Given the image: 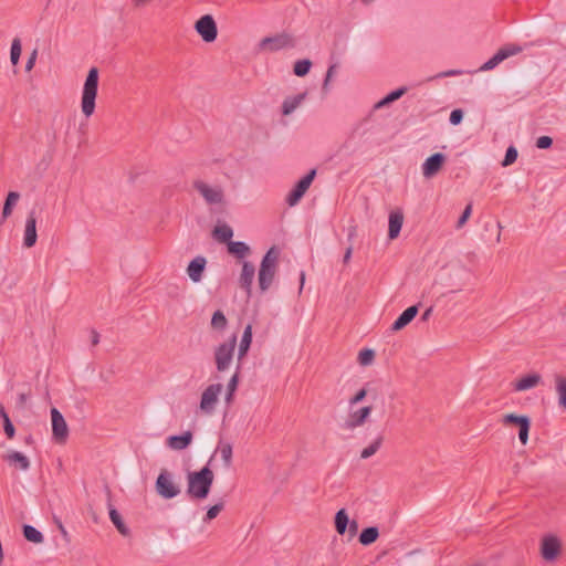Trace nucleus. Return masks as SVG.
<instances>
[{"label": "nucleus", "mask_w": 566, "mask_h": 566, "mask_svg": "<svg viewBox=\"0 0 566 566\" xmlns=\"http://www.w3.org/2000/svg\"><path fill=\"white\" fill-rule=\"evenodd\" d=\"M228 325V319L222 311L218 310L212 314L211 327L217 331H223Z\"/></svg>", "instance_id": "e433bc0d"}, {"label": "nucleus", "mask_w": 566, "mask_h": 566, "mask_svg": "<svg viewBox=\"0 0 566 566\" xmlns=\"http://www.w3.org/2000/svg\"><path fill=\"white\" fill-rule=\"evenodd\" d=\"M542 381V376L537 373H532L523 376L517 381L513 384V389L515 391H525L531 388L538 386Z\"/></svg>", "instance_id": "412c9836"}, {"label": "nucleus", "mask_w": 566, "mask_h": 566, "mask_svg": "<svg viewBox=\"0 0 566 566\" xmlns=\"http://www.w3.org/2000/svg\"><path fill=\"white\" fill-rule=\"evenodd\" d=\"M20 199V193L17 191H10L6 198L3 209H2V219L6 220L12 213L13 207L17 205Z\"/></svg>", "instance_id": "2f4dec72"}, {"label": "nucleus", "mask_w": 566, "mask_h": 566, "mask_svg": "<svg viewBox=\"0 0 566 566\" xmlns=\"http://www.w3.org/2000/svg\"><path fill=\"white\" fill-rule=\"evenodd\" d=\"M224 503L223 501H220L219 503L210 506L207 511V514L203 518L205 522H210L211 520L216 518L218 514L223 510Z\"/></svg>", "instance_id": "79ce46f5"}, {"label": "nucleus", "mask_w": 566, "mask_h": 566, "mask_svg": "<svg viewBox=\"0 0 566 566\" xmlns=\"http://www.w3.org/2000/svg\"><path fill=\"white\" fill-rule=\"evenodd\" d=\"M375 358V352L370 348H364L358 354V363L361 366H368Z\"/></svg>", "instance_id": "ea45409f"}, {"label": "nucleus", "mask_w": 566, "mask_h": 566, "mask_svg": "<svg viewBox=\"0 0 566 566\" xmlns=\"http://www.w3.org/2000/svg\"><path fill=\"white\" fill-rule=\"evenodd\" d=\"M196 32L207 42H213L218 36L217 23L211 14H205L195 23Z\"/></svg>", "instance_id": "0eeeda50"}, {"label": "nucleus", "mask_w": 566, "mask_h": 566, "mask_svg": "<svg viewBox=\"0 0 566 566\" xmlns=\"http://www.w3.org/2000/svg\"><path fill=\"white\" fill-rule=\"evenodd\" d=\"M222 389V384H211L203 390L200 399V410L203 413L211 415L214 411Z\"/></svg>", "instance_id": "9d476101"}, {"label": "nucleus", "mask_w": 566, "mask_h": 566, "mask_svg": "<svg viewBox=\"0 0 566 566\" xmlns=\"http://www.w3.org/2000/svg\"><path fill=\"white\" fill-rule=\"evenodd\" d=\"M52 439L60 444L66 442L69 438V427L63 415L53 407L51 409Z\"/></svg>", "instance_id": "6e6552de"}, {"label": "nucleus", "mask_w": 566, "mask_h": 566, "mask_svg": "<svg viewBox=\"0 0 566 566\" xmlns=\"http://www.w3.org/2000/svg\"><path fill=\"white\" fill-rule=\"evenodd\" d=\"M560 552V542L556 536H545L541 545V554L545 560H554Z\"/></svg>", "instance_id": "dca6fc26"}, {"label": "nucleus", "mask_w": 566, "mask_h": 566, "mask_svg": "<svg viewBox=\"0 0 566 566\" xmlns=\"http://www.w3.org/2000/svg\"><path fill=\"white\" fill-rule=\"evenodd\" d=\"M211 460L212 458L208 463H210ZM187 480V494L189 497L193 500H205L210 493L214 474L209 468V464H207L199 471L188 472Z\"/></svg>", "instance_id": "f257e3e1"}, {"label": "nucleus", "mask_w": 566, "mask_h": 566, "mask_svg": "<svg viewBox=\"0 0 566 566\" xmlns=\"http://www.w3.org/2000/svg\"><path fill=\"white\" fill-rule=\"evenodd\" d=\"M403 223V213L400 210H395L389 213V229L388 238L394 240L398 238Z\"/></svg>", "instance_id": "5701e85b"}, {"label": "nucleus", "mask_w": 566, "mask_h": 566, "mask_svg": "<svg viewBox=\"0 0 566 566\" xmlns=\"http://www.w3.org/2000/svg\"><path fill=\"white\" fill-rule=\"evenodd\" d=\"M36 56H38V51L33 50L25 63V71L29 72L33 69L35 61H36Z\"/></svg>", "instance_id": "864d4df0"}, {"label": "nucleus", "mask_w": 566, "mask_h": 566, "mask_svg": "<svg viewBox=\"0 0 566 566\" xmlns=\"http://www.w3.org/2000/svg\"><path fill=\"white\" fill-rule=\"evenodd\" d=\"M531 429V422L518 428V439L522 444H526L528 441V432Z\"/></svg>", "instance_id": "de8ad7c7"}, {"label": "nucleus", "mask_w": 566, "mask_h": 566, "mask_svg": "<svg viewBox=\"0 0 566 566\" xmlns=\"http://www.w3.org/2000/svg\"><path fill=\"white\" fill-rule=\"evenodd\" d=\"M156 492L164 499L170 500L180 493L179 486L172 481L167 470H161L155 483Z\"/></svg>", "instance_id": "39448f33"}, {"label": "nucleus", "mask_w": 566, "mask_h": 566, "mask_svg": "<svg viewBox=\"0 0 566 566\" xmlns=\"http://www.w3.org/2000/svg\"><path fill=\"white\" fill-rule=\"evenodd\" d=\"M38 240L36 234V216L35 211L32 210L29 212L25 221L24 237H23V245L25 248H32L35 245Z\"/></svg>", "instance_id": "f3484780"}, {"label": "nucleus", "mask_w": 566, "mask_h": 566, "mask_svg": "<svg viewBox=\"0 0 566 566\" xmlns=\"http://www.w3.org/2000/svg\"><path fill=\"white\" fill-rule=\"evenodd\" d=\"M30 392H21L18 396V406L23 408L29 399Z\"/></svg>", "instance_id": "6e6d98bb"}, {"label": "nucleus", "mask_w": 566, "mask_h": 566, "mask_svg": "<svg viewBox=\"0 0 566 566\" xmlns=\"http://www.w3.org/2000/svg\"><path fill=\"white\" fill-rule=\"evenodd\" d=\"M238 384H239V373L235 371L232 377L230 378L229 382H228V386H227V396H226V400L229 402L231 401L232 397H233V394L234 391L237 390L238 388Z\"/></svg>", "instance_id": "a19ab883"}, {"label": "nucleus", "mask_w": 566, "mask_h": 566, "mask_svg": "<svg viewBox=\"0 0 566 566\" xmlns=\"http://www.w3.org/2000/svg\"><path fill=\"white\" fill-rule=\"evenodd\" d=\"M382 440H384L382 436H378L367 448H365L361 451L360 458L368 459L371 455H374L381 447Z\"/></svg>", "instance_id": "4c0bfd02"}, {"label": "nucleus", "mask_w": 566, "mask_h": 566, "mask_svg": "<svg viewBox=\"0 0 566 566\" xmlns=\"http://www.w3.org/2000/svg\"><path fill=\"white\" fill-rule=\"evenodd\" d=\"M252 343V325L248 324L243 331L241 342L239 344L238 360L241 361L248 354Z\"/></svg>", "instance_id": "b1692460"}, {"label": "nucleus", "mask_w": 566, "mask_h": 566, "mask_svg": "<svg viewBox=\"0 0 566 566\" xmlns=\"http://www.w3.org/2000/svg\"><path fill=\"white\" fill-rule=\"evenodd\" d=\"M459 73H460L459 71L451 70V71L443 72L441 74V76H453V75H458Z\"/></svg>", "instance_id": "0e129e2a"}, {"label": "nucleus", "mask_w": 566, "mask_h": 566, "mask_svg": "<svg viewBox=\"0 0 566 566\" xmlns=\"http://www.w3.org/2000/svg\"><path fill=\"white\" fill-rule=\"evenodd\" d=\"M21 41L19 38L13 39L11 43V50H10V60L13 65H17L19 63V59L21 55Z\"/></svg>", "instance_id": "58836bf2"}, {"label": "nucleus", "mask_w": 566, "mask_h": 566, "mask_svg": "<svg viewBox=\"0 0 566 566\" xmlns=\"http://www.w3.org/2000/svg\"><path fill=\"white\" fill-rule=\"evenodd\" d=\"M406 92H407L406 86L398 87L397 90H395L386 95V102H389V104H391L395 101L399 99L402 95H405Z\"/></svg>", "instance_id": "c03bdc74"}, {"label": "nucleus", "mask_w": 566, "mask_h": 566, "mask_svg": "<svg viewBox=\"0 0 566 566\" xmlns=\"http://www.w3.org/2000/svg\"><path fill=\"white\" fill-rule=\"evenodd\" d=\"M108 510H109V518L117 528V531L124 535L127 536L129 534L128 527L125 525L120 514L117 512V510L108 503Z\"/></svg>", "instance_id": "bb28decb"}, {"label": "nucleus", "mask_w": 566, "mask_h": 566, "mask_svg": "<svg viewBox=\"0 0 566 566\" xmlns=\"http://www.w3.org/2000/svg\"><path fill=\"white\" fill-rule=\"evenodd\" d=\"M227 247L228 252L238 259H243L250 252L249 245L242 241H229Z\"/></svg>", "instance_id": "c85d7f7f"}, {"label": "nucleus", "mask_w": 566, "mask_h": 566, "mask_svg": "<svg viewBox=\"0 0 566 566\" xmlns=\"http://www.w3.org/2000/svg\"><path fill=\"white\" fill-rule=\"evenodd\" d=\"M367 396V389L366 388H361L359 389L350 399H349V405L350 406H354V405H357L359 402H361Z\"/></svg>", "instance_id": "8fccbe9b"}, {"label": "nucleus", "mask_w": 566, "mask_h": 566, "mask_svg": "<svg viewBox=\"0 0 566 566\" xmlns=\"http://www.w3.org/2000/svg\"><path fill=\"white\" fill-rule=\"evenodd\" d=\"M364 3H370L373 0H361Z\"/></svg>", "instance_id": "774afa93"}, {"label": "nucleus", "mask_w": 566, "mask_h": 566, "mask_svg": "<svg viewBox=\"0 0 566 566\" xmlns=\"http://www.w3.org/2000/svg\"><path fill=\"white\" fill-rule=\"evenodd\" d=\"M336 69H337V65L336 64H333L328 67L327 72H326V76H325V80H324V83H323V90L326 91L327 90V86L329 84V81L331 78L333 77V75L336 73Z\"/></svg>", "instance_id": "603ef678"}, {"label": "nucleus", "mask_w": 566, "mask_h": 566, "mask_svg": "<svg viewBox=\"0 0 566 566\" xmlns=\"http://www.w3.org/2000/svg\"><path fill=\"white\" fill-rule=\"evenodd\" d=\"M432 312H433V308L432 306L428 307L421 315V321L426 322L430 318V316L432 315Z\"/></svg>", "instance_id": "052dcab7"}, {"label": "nucleus", "mask_w": 566, "mask_h": 566, "mask_svg": "<svg viewBox=\"0 0 566 566\" xmlns=\"http://www.w3.org/2000/svg\"><path fill=\"white\" fill-rule=\"evenodd\" d=\"M193 188L203 197L207 203L218 205L223 201L224 195L221 187H211L205 181L196 180Z\"/></svg>", "instance_id": "f8f14e48"}, {"label": "nucleus", "mask_w": 566, "mask_h": 566, "mask_svg": "<svg viewBox=\"0 0 566 566\" xmlns=\"http://www.w3.org/2000/svg\"><path fill=\"white\" fill-rule=\"evenodd\" d=\"M502 422L504 424H515L521 428L522 426L531 422V419L525 415L507 413L503 417Z\"/></svg>", "instance_id": "f704fd0d"}, {"label": "nucleus", "mask_w": 566, "mask_h": 566, "mask_svg": "<svg viewBox=\"0 0 566 566\" xmlns=\"http://www.w3.org/2000/svg\"><path fill=\"white\" fill-rule=\"evenodd\" d=\"M305 93H300L295 96L285 98L282 104V114L290 115L291 113H293L305 98Z\"/></svg>", "instance_id": "cd10ccee"}, {"label": "nucleus", "mask_w": 566, "mask_h": 566, "mask_svg": "<svg viewBox=\"0 0 566 566\" xmlns=\"http://www.w3.org/2000/svg\"><path fill=\"white\" fill-rule=\"evenodd\" d=\"M357 230L355 226L348 228V241L349 244H353V240L356 237Z\"/></svg>", "instance_id": "bf43d9fd"}, {"label": "nucleus", "mask_w": 566, "mask_h": 566, "mask_svg": "<svg viewBox=\"0 0 566 566\" xmlns=\"http://www.w3.org/2000/svg\"><path fill=\"white\" fill-rule=\"evenodd\" d=\"M212 235L217 241L228 244V242L231 241V238L233 237V230L226 223L217 224L212 231Z\"/></svg>", "instance_id": "393cba45"}, {"label": "nucleus", "mask_w": 566, "mask_h": 566, "mask_svg": "<svg viewBox=\"0 0 566 566\" xmlns=\"http://www.w3.org/2000/svg\"><path fill=\"white\" fill-rule=\"evenodd\" d=\"M98 90V70L97 67H91L83 86L81 108L82 113L90 117L95 111V99Z\"/></svg>", "instance_id": "7ed1b4c3"}, {"label": "nucleus", "mask_w": 566, "mask_h": 566, "mask_svg": "<svg viewBox=\"0 0 566 566\" xmlns=\"http://www.w3.org/2000/svg\"><path fill=\"white\" fill-rule=\"evenodd\" d=\"M207 259L202 255H198L192 259L187 266V274L193 283H198L202 280L203 272L206 270Z\"/></svg>", "instance_id": "a211bd4d"}, {"label": "nucleus", "mask_w": 566, "mask_h": 566, "mask_svg": "<svg viewBox=\"0 0 566 566\" xmlns=\"http://www.w3.org/2000/svg\"><path fill=\"white\" fill-rule=\"evenodd\" d=\"M389 105V102H386V96L381 98L379 102L375 104V108H381L384 106Z\"/></svg>", "instance_id": "680f3d73"}, {"label": "nucleus", "mask_w": 566, "mask_h": 566, "mask_svg": "<svg viewBox=\"0 0 566 566\" xmlns=\"http://www.w3.org/2000/svg\"><path fill=\"white\" fill-rule=\"evenodd\" d=\"M217 450L220 452L226 468H230L232 464V444L229 442L220 441Z\"/></svg>", "instance_id": "72a5a7b5"}, {"label": "nucleus", "mask_w": 566, "mask_h": 566, "mask_svg": "<svg viewBox=\"0 0 566 566\" xmlns=\"http://www.w3.org/2000/svg\"><path fill=\"white\" fill-rule=\"evenodd\" d=\"M556 392L558 395V403L566 410V377L556 375Z\"/></svg>", "instance_id": "473e14b6"}, {"label": "nucleus", "mask_w": 566, "mask_h": 566, "mask_svg": "<svg viewBox=\"0 0 566 566\" xmlns=\"http://www.w3.org/2000/svg\"><path fill=\"white\" fill-rule=\"evenodd\" d=\"M352 254H353V244H349L344 253V258H343L344 264H347L350 261Z\"/></svg>", "instance_id": "4d7b16f0"}, {"label": "nucleus", "mask_w": 566, "mask_h": 566, "mask_svg": "<svg viewBox=\"0 0 566 566\" xmlns=\"http://www.w3.org/2000/svg\"><path fill=\"white\" fill-rule=\"evenodd\" d=\"M300 281H301V286H300V291H301L303 289L304 281H305V273L304 272L301 273Z\"/></svg>", "instance_id": "69168bd1"}, {"label": "nucleus", "mask_w": 566, "mask_h": 566, "mask_svg": "<svg viewBox=\"0 0 566 566\" xmlns=\"http://www.w3.org/2000/svg\"><path fill=\"white\" fill-rule=\"evenodd\" d=\"M91 343L96 346L99 343V334L96 329L91 331Z\"/></svg>", "instance_id": "13d9d810"}, {"label": "nucleus", "mask_w": 566, "mask_h": 566, "mask_svg": "<svg viewBox=\"0 0 566 566\" xmlns=\"http://www.w3.org/2000/svg\"><path fill=\"white\" fill-rule=\"evenodd\" d=\"M60 528H61L63 534H66V532H65V530H64V527L62 525H60Z\"/></svg>", "instance_id": "338daca9"}, {"label": "nucleus", "mask_w": 566, "mask_h": 566, "mask_svg": "<svg viewBox=\"0 0 566 566\" xmlns=\"http://www.w3.org/2000/svg\"><path fill=\"white\" fill-rule=\"evenodd\" d=\"M22 533H23L24 538L28 542H31L34 544H41L44 541L43 534L40 531H38L35 527H33L32 525L24 524L22 526Z\"/></svg>", "instance_id": "7c9ffc66"}, {"label": "nucleus", "mask_w": 566, "mask_h": 566, "mask_svg": "<svg viewBox=\"0 0 566 566\" xmlns=\"http://www.w3.org/2000/svg\"><path fill=\"white\" fill-rule=\"evenodd\" d=\"M312 62L308 59L298 60L295 62L293 72L296 76L303 77L310 73Z\"/></svg>", "instance_id": "c9c22d12"}, {"label": "nucleus", "mask_w": 566, "mask_h": 566, "mask_svg": "<svg viewBox=\"0 0 566 566\" xmlns=\"http://www.w3.org/2000/svg\"><path fill=\"white\" fill-rule=\"evenodd\" d=\"M471 212H472V205H471V203H469V205L464 208V210H463L462 214L460 216V218H459V220H458V222H457V228H458V229L462 228V227L465 224V222L468 221V219H469V218H470V216H471Z\"/></svg>", "instance_id": "49530a36"}, {"label": "nucleus", "mask_w": 566, "mask_h": 566, "mask_svg": "<svg viewBox=\"0 0 566 566\" xmlns=\"http://www.w3.org/2000/svg\"><path fill=\"white\" fill-rule=\"evenodd\" d=\"M522 46L517 44H506L502 46L490 60H488L481 67V71H490L499 65L501 62L510 56L516 55L522 52Z\"/></svg>", "instance_id": "9b49d317"}, {"label": "nucleus", "mask_w": 566, "mask_h": 566, "mask_svg": "<svg viewBox=\"0 0 566 566\" xmlns=\"http://www.w3.org/2000/svg\"><path fill=\"white\" fill-rule=\"evenodd\" d=\"M0 417L2 420H4L6 417H9L8 412L6 411V409L1 402H0Z\"/></svg>", "instance_id": "e2e57ef3"}, {"label": "nucleus", "mask_w": 566, "mask_h": 566, "mask_svg": "<svg viewBox=\"0 0 566 566\" xmlns=\"http://www.w3.org/2000/svg\"><path fill=\"white\" fill-rule=\"evenodd\" d=\"M371 411H373L371 406H365V407L359 408L358 410L350 412L348 415L346 421L344 422L343 427L346 430L352 431L358 427L364 426L367 422L368 418L370 417Z\"/></svg>", "instance_id": "ddd939ff"}, {"label": "nucleus", "mask_w": 566, "mask_h": 566, "mask_svg": "<svg viewBox=\"0 0 566 566\" xmlns=\"http://www.w3.org/2000/svg\"><path fill=\"white\" fill-rule=\"evenodd\" d=\"M259 46L262 50L275 52L286 48H294L295 40L291 34L283 32L262 39L259 43Z\"/></svg>", "instance_id": "423d86ee"}, {"label": "nucleus", "mask_w": 566, "mask_h": 566, "mask_svg": "<svg viewBox=\"0 0 566 566\" xmlns=\"http://www.w3.org/2000/svg\"><path fill=\"white\" fill-rule=\"evenodd\" d=\"M316 177V169H311L303 178H301L294 188L290 191L286 197V202L289 206L293 207L303 198L310 186L312 185L314 178Z\"/></svg>", "instance_id": "1a4fd4ad"}, {"label": "nucleus", "mask_w": 566, "mask_h": 566, "mask_svg": "<svg viewBox=\"0 0 566 566\" xmlns=\"http://www.w3.org/2000/svg\"><path fill=\"white\" fill-rule=\"evenodd\" d=\"M553 145V138L549 136H541L536 140V147L539 149H547Z\"/></svg>", "instance_id": "3c124183"}, {"label": "nucleus", "mask_w": 566, "mask_h": 566, "mask_svg": "<svg viewBox=\"0 0 566 566\" xmlns=\"http://www.w3.org/2000/svg\"><path fill=\"white\" fill-rule=\"evenodd\" d=\"M517 155H518L517 149L514 146H510L505 151V156L502 161V166L507 167V166H511L512 164H514L515 160L517 159Z\"/></svg>", "instance_id": "37998d69"}, {"label": "nucleus", "mask_w": 566, "mask_h": 566, "mask_svg": "<svg viewBox=\"0 0 566 566\" xmlns=\"http://www.w3.org/2000/svg\"><path fill=\"white\" fill-rule=\"evenodd\" d=\"M347 528H348L349 535L355 536L358 531V522L356 520L349 521Z\"/></svg>", "instance_id": "5fc2aeb1"}, {"label": "nucleus", "mask_w": 566, "mask_h": 566, "mask_svg": "<svg viewBox=\"0 0 566 566\" xmlns=\"http://www.w3.org/2000/svg\"><path fill=\"white\" fill-rule=\"evenodd\" d=\"M237 345V335L233 334L227 342L218 345L214 349V363L219 373L226 371L233 358Z\"/></svg>", "instance_id": "20e7f679"}, {"label": "nucleus", "mask_w": 566, "mask_h": 566, "mask_svg": "<svg viewBox=\"0 0 566 566\" xmlns=\"http://www.w3.org/2000/svg\"><path fill=\"white\" fill-rule=\"evenodd\" d=\"M447 160V156L442 153H434L429 156L422 164V175L424 178H432L439 172Z\"/></svg>", "instance_id": "4468645a"}, {"label": "nucleus", "mask_w": 566, "mask_h": 566, "mask_svg": "<svg viewBox=\"0 0 566 566\" xmlns=\"http://www.w3.org/2000/svg\"><path fill=\"white\" fill-rule=\"evenodd\" d=\"M3 422V430L8 439H13L15 436V428L10 419V417H6Z\"/></svg>", "instance_id": "a18cd8bd"}, {"label": "nucleus", "mask_w": 566, "mask_h": 566, "mask_svg": "<svg viewBox=\"0 0 566 566\" xmlns=\"http://www.w3.org/2000/svg\"><path fill=\"white\" fill-rule=\"evenodd\" d=\"M192 437L191 431H185L182 434L168 437L166 443L170 449L179 451L190 446Z\"/></svg>", "instance_id": "4be33fe9"}, {"label": "nucleus", "mask_w": 566, "mask_h": 566, "mask_svg": "<svg viewBox=\"0 0 566 566\" xmlns=\"http://www.w3.org/2000/svg\"><path fill=\"white\" fill-rule=\"evenodd\" d=\"M419 311V305H412L406 308L392 323L391 331L398 332L406 327L412 319L417 316Z\"/></svg>", "instance_id": "6ab92c4d"}, {"label": "nucleus", "mask_w": 566, "mask_h": 566, "mask_svg": "<svg viewBox=\"0 0 566 566\" xmlns=\"http://www.w3.org/2000/svg\"><path fill=\"white\" fill-rule=\"evenodd\" d=\"M379 537V530L377 526H369L364 528L359 536L358 541L364 546H369L375 543Z\"/></svg>", "instance_id": "a878e982"}, {"label": "nucleus", "mask_w": 566, "mask_h": 566, "mask_svg": "<svg viewBox=\"0 0 566 566\" xmlns=\"http://www.w3.org/2000/svg\"><path fill=\"white\" fill-rule=\"evenodd\" d=\"M463 119V112L460 108L453 109L450 114L449 120L452 125L457 126L461 124Z\"/></svg>", "instance_id": "09e8293b"}, {"label": "nucleus", "mask_w": 566, "mask_h": 566, "mask_svg": "<svg viewBox=\"0 0 566 566\" xmlns=\"http://www.w3.org/2000/svg\"><path fill=\"white\" fill-rule=\"evenodd\" d=\"M3 460L7 461L10 465L19 469L21 471H27L30 469V460L23 453L19 451L11 450L7 454L3 455Z\"/></svg>", "instance_id": "aec40b11"}, {"label": "nucleus", "mask_w": 566, "mask_h": 566, "mask_svg": "<svg viewBox=\"0 0 566 566\" xmlns=\"http://www.w3.org/2000/svg\"><path fill=\"white\" fill-rule=\"evenodd\" d=\"M255 275V266L250 261H243L242 270L239 277L240 287L247 293L248 297L252 293V283Z\"/></svg>", "instance_id": "2eb2a0df"}, {"label": "nucleus", "mask_w": 566, "mask_h": 566, "mask_svg": "<svg viewBox=\"0 0 566 566\" xmlns=\"http://www.w3.org/2000/svg\"><path fill=\"white\" fill-rule=\"evenodd\" d=\"M279 258L280 250L275 245L271 247L262 258L258 274L261 292H266L270 289L277 271Z\"/></svg>", "instance_id": "f03ea898"}, {"label": "nucleus", "mask_w": 566, "mask_h": 566, "mask_svg": "<svg viewBox=\"0 0 566 566\" xmlns=\"http://www.w3.org/2000/svg\"><path fill=\"white\" fill-rule=\"evenodd\" d=\"M335 530L339 535H344L347 531L349 517L345 509H340L335 514Z\"/></svg>", "instance_id": "c756f323"}]
</instances>
